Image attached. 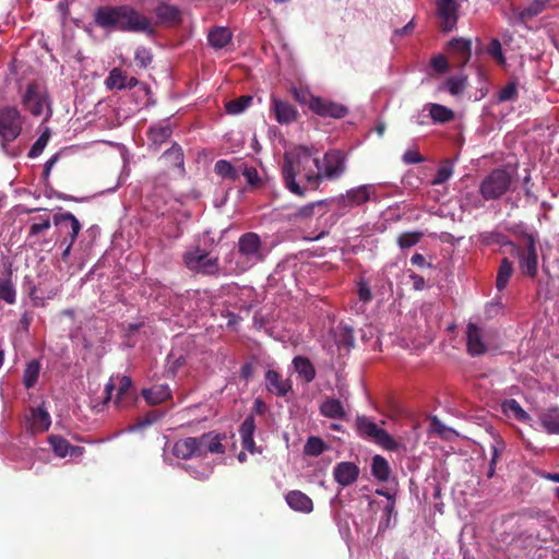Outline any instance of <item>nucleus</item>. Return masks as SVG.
<instances>
[{
  "label": "nucleus",
  "instance_id": "nucleus-61",
  "mask_svg": "<svg viewBox=\"0 0 559 559\" xmlns=\"http://www.w3.org/2000/svg\"><path fill=\"white\" fill-rule=\"evenodd\" d=\"M411 278L413 280V283H414V287L417 289V290H420L424 288L425 286V281L421 276L419 275H411Z\"/></svg>",
  "mask_w": 559,
  "mask_h": 559
},
{
  "label": "nucleus",
  "instance_id": "nucleus-1",
  "mask_svg": "<svg viewBox=\"0 0 559 559\" xmlns=\"http://www.w3.org/2000/svg\"><path fill=\"white\" fill-rule=\"evenodd\" d=\"M345 171L346 157L337 150L326 152L321 158L314 148L297 146L284 154L282 164L284 185L297 197L317 190L323 180H337Z\"/></svg>",
  "mask_w": 559,
  "mask_h": 559
},
{
  "label": "nucleus",
  "instance_id": "nucleus-48",
  "mask_svg": "<svg viewBox=\"0 0 559 559\" xmlns=\"http://www.w3.org/2000/svg\"><path fill=\"white\" fill-rule=\"evenodd\" d=\"M488 55L496 60L499 64H506V58L502 52V47L497 38H492L487 48Z\"/></svg>",
  "mask_w": 559,
  "mask_h": 559
},
{
  "label": "nucleus",
  "instance_id": "nucleus-53",
  "mask_svg": "<svg viewBox=\"0 0 559 559\" xmlns=\"http://www.w3.org/2000/svg\"><path fill=\"white\" fill-rule=\"evenodd\" d=\"M51 226L50 219L48 216L39 218L38 222H34L31 225L29 234L32 236H37L46 230H48Z\"/></svg>",
  "mask_w": 559,
  "mask_h": 559
},
{
  "label": "nucleus",
  "instance_id": "nucleus-10",
  "mask_svg": "<svg viewBox=\"0 0 559 559\" xmlns=\"http://www.w3.org/2000/svg\"><path fill=\"white\" fill-rule=\"evenodd\" d=\"M377 193V188L373 185H361L347 190L332 200L333 204L342 211H349L353 207L359 206L372 199Z\"/></svg>",
  "mask_w": 559,
  "mask_h": 559
},
{
  "label": "nucleus",
  "instance_id": "nucleus-47",
  "mask_svg": "<svg viewBox=\"0 0 559 559\" xmlns=\"http://www.w3.org/2000/svg\"><path fill=\"white\" fill-rule=\"evenodd\" d=\"M214 169H215V173L223 178H229L233 180H235L237 178L236 169L229 162H227L225 159H221V160L216 162Z\"/></svg>",
  "mask_w": 559,
  "mask_h": 559
},
{
  "label": "nucleus",
  "instance_id": "nucleus-44",
  "mask_svg": "<svg viewBox=\"0 0 559 559\" xmlns=\"http://www.w3.org/2000/svg\"><path fill=\"white\" fill-rule=\"evenodd\" d=\"M251 96H241L226 104V110L230 115H239L243 112L251 104Z\"/></svg>",
  "mask_w": 559,
  "mask_h": 559
},
{
  "label": "nucleus",
  "instance_id": "nucleus-55",
  "mask_svg": "<svg viewBox=\"0 0 559 559\" xmlns=\"http://www.w3.org/2000/svg\"><path fill=\"white\" fill-rule=\"evenodd\" d=\"M357 294H358L359 300L365 304L369 302L372 299V293H371L368 284L366 282H364L362 280L359 281V283H358Z\"/></svg>",
  "mask_w": 559,
  "mask_h": 559
},
{
  "label": "nucleus",
  "instance_id": "nucleus-40",
  "mask_svg": "<svg viewBox=\"0 0 559 559\" xmlns=\"http://www.w3.org/2000/svg\"><path fill=\"white\" fill-rule=\"evenodd\" d=\"M326 450V445L319 437H309L304 447V453L309 456H318Z\"/></svg>",
  "mask_w": 559,
  "mask_h": 559
},
{
  "label": "nucleus",
  "instance_id": "nucleus-49",
  "mask_svg": "<svg viewBox=\"0 0 559 559\" xmlns=\"http://www.w3.org/2000/svg\"><path fill=\"white\" fill-rule=\"evenodd\" d=\"M544 8H545V2L544 1L535 0L530 5L524 8L522 10V12L520 13V15H521L522 19L533 17V16L538 15L539 13H542Z\"/></svg>",
  "mask_w": 559,
  "mask_h": 559
},
{
  "label": "nucleus",
  "instance_id": "nucleus-8",
  "mask_svg": "<svg viewBox=\"0 0 559 559\" xmlns=\"http://www.w3.org/2000/svg\"><path fill=\"white\" fill-rule=\"evenodd\" d=\"M356 428L360 437L372 440L385 450H396L399 444L384 429L366 416L356 418Z\"/></svg>",
  "mask_w": 559,
  "mask_h": 559
},
{
  "label": "nucleus",
  "instance_id": "nucleus-28",
  "mask_svg": "<svg viewBox=\"0 0 559 559\" xmlns=\"http://www.w3.org/2000/svg\"><path fill=\"white\" fill-rule=\"evenodd\" d=\"M539 421L547 433L559 435V408H551L540 413Z\"/></svg>",
  "mask_w": 559,
  "mask_h": 559
},
{
  "label": "nucleus",
  "instance_id": "nucleus-3",
  "mask_svg": "<svg viewBox=\"0 0 559 559\" xmlns=\"http://www.w3.org/2000/svg\"><path fill=\"white\" fill-rule=\"evenodd\" d=\"M267 254L260 237L254 233H247L238 240V249L231 254L228 270L241 273L262 262Z\"/></svg>",
  "mask_w": 559,
  "mask_h": 559
},
{
  "label": "nucleus",
  "instance_id": "nucleus-54",
  "mask_svg": "<svg viewBox=\"0 0 559 559\" xmlns=\"http://www.w3.org/2000/svg\"><path fill=\"white\" fill-rule=\"evenodd\" d=\"M242 175L251 187H257L261 182V178L254 167H246Z\"/></svg>",
  "mask_w": 559,
  "mask_h": 559
},
{
  "label": "nucleus",
  "instance_id": "nucleus-16",
  "mask_svg": "<svg viewBox=\"0 0 559 559\" xmlns=\"http://www.w3.org/2000/svg\"><path fill=\"white\" fill-rule=\"evenodd\" d=\"M308 105L313 112L322 117L342 118L347 114L343 105L320 97L311 96Z\"/></svg>",
  "mask_w": 559,
  "mask_h": 559
},
{
  "label": "nucleus",
  "instance_id": "nucleus-11",
  "mask_svg": "<svg viewBox=\"0 0 559 559\" xmlns=\"http://www.w3.org/2000/svg\"><path fill=\"white\" fill-rule=\"evenodd\" d=\"M186 266L202 274H215L218 271L217 258L210 255L200 248L188 250L183 255Z\"/></svg>",
  "mask_w": 559,
  "mask_h": 559
},
{
  "label": "nucleus",
  "instance_id": "nucleus-38",
  "mask_svg": "<svg viewBox=\"0 0 559 559\" xmlns=\"http://www.w3.org/2000/svg\"><path fill=\"white\" fill-rule=\"evenodd\" d=\"M162 158L169 164L170 166L182 169L183 167V153L179 145L174 144L169 150H167Z\"/></svg>",
  "mask_w": 559,
  "mask_h": 559
},
{
  "label": "nucleus",
  "instance_id": "nucleus-63",
  "mask_svg": "<svg viewBox=\"0 0 559 559\" xmlns=\"http://www.w3.org/2000/svg\"><path fill=\"white\" fill-rule=\"evenodd\" d=\"M411 262L412 264L414 265H418V266H424L425 263H426V260L424 258V255L419 254V253H416L414 254L412 258H411Z\"/></svg>",
  "mask_w": 559,
  "mask_h": 559
},
{
  "label": "nucleus",
  "instance_id": "nucleus-25",
  "mask_svg": "<svg viewBox=\"0 0 559 559\" xmlns=\"http://www.w3.org/2000/svg\"><path fill=\"white\" fill-rule=\"evenodd\" d=\"M286 502L295 511L309 513L313 509L312 500L299 490L289 491L286 495Z\"/></svg>",
  "mask_w": 559,
  "mask_h": 559
},
{
  "label": "nucleus",
  "instance_id": "nucleus-33",
  "mask_svg": "<svg viewBox=\"0 0 559 559\" xmlns=\"http://www.w3.org/2000/svg\"><path fill=\"white\" fill-rule=\"evenodd\" d=\"M209 43L213 48L221 49L225 47L231 39V33L226 27H216L209 33Z\"/></svg>",
  "mask_w": 559,
  "mask_h": 559
},
{
  "label": "nucleus",
  "instance_id": "nucleus-14",
  "mask_svg": "<svg viewBox=\"0 0 559 559\" xmlns=\"http://www.w3.org/2000/svg\"><path fill=\"white\" fill-rule=\"evenodd\" d=\"M459 0H436V16L445 33L455 28L460 11Z\"/></svg>",
  "mask_w": 559,
  "mask_h": 559
},
{
  "label": "nucleus",
  "instance_id": "nucleus-56",
  "mask_svg": "<svg viewBox=\"0 0 559 559\" xmlns=\"http://www.w3.org/2000/svg\"><path fill=\"white\" fill-rule=\"evenodd\" d=\"M321 204H323V201L306 204L297 211L295 216L301 217V218L310 217L313 215V211H314L316 206L321 205Z\"/></svg>",
  "mask_w": 559,
  "mask_h": 559
},
{
  "label": "nucleus",
  "instance_id": "nucleus-21",
  "mask_svg": "<svg viewBox=\"0 0 559 559\" xmlns=\"http://www.w3.org/2000/svg\"><path fill=\"white\" fill-rule=\"evenodd\" d=\"M450 55L456 59L457 64L464 66L472 55V41L465 38H454L448 46Z\"/></svg>",
  "mask_w": 559,
  "mask_h": 559
},
{
  "label": "nucleus",
  "instance_id": "nucleus-29",
  "mask_svg": "<svg viewBox=\"0 0 559 559\" xmlns=\"http://www.w3.org/2000/svg\"><path fill=\"white\" fill-rule=\"evenodd\" d=\"M371 474L379 481H388L391 476L389 462L379 454L374 455L371 462Z\"/></svg>",
  "mask_w": 559,
  "mask_h": 559
},
{
  "label": "nucleus",
  "instance_id": "nucleus-23",
  "mask_svg": "<svg viewBox=\"0 0 559 559\" xmlns=\"http://www.w3.org/2000/svg\"><path fill=\"white\" fill-rule=\"evenodd\" d=\"M147 135L150 147L158 150L171 135L170 124L166 121H160L150 128Z\"/></svg>",
  "mask_w": 559,
  "mask_h": 559
},
{
  "label": "nucleus",
  "instance_id": "nucleus-64",
  "mask_svg": "<svg viewBox=\"0 0 559 559\" xmlns=\"http://www.w3.org/2000/svg\"><path fill=\"white\" fill-rule=\"evenodd\" d=\"M415 27V24L413 21L408 22L403 28L397 29L395 33L399 35H406L411 33Z\"/></svg>",
  "mask_w": 559,
  "mask_h": 559
},
{
  "label": "nucleus",
  "instance_id": "nucleus-27",
  "mask_svg": "<svg viewBox=\"0 0 559 559\" xmlns=\"http://www.w3.org/2000/svg\"><path fill=\"white\" fill-rule=\"evenodd\" d=\"M155 14L158 21L164 24L173 25L181 21V13L179 9L165 2L156 7Z\"/></svg>",
  "mask_w": 559,
  "mask_h": 559
},
{
  "label": "nucleus",
  "instance_id": "nucleus-17",
  "mask_svg": "<svg viewBox=\"0 0 559 559\" xmlns=\"http://www.w3.org/2000/svg\"><path fill=\"white\" fill-rule=\"evenodd\" d=\"M26 421L33 433H41L49 429L51 425V417L47 407L41 404L28 409Z\"/></svg>",
  "mask_w": 559,
  "mask_h": 559
},
{
  "label": "nucleus",
  "instance_id": "nucleus-51",
  "mask_svg": "<svg viewBox=\"0 0 559 559\" xmlns=\"http://www.w3.org/2000/svg\"><path fill=\"white\" fill-rule=\"evenodd\" d=\"M421 237L420 233H404L399 237V245L402 249L415 246Z\"/></svg>",
  "mask_w": 559,
  "mask_h": 559
},
{
  "label": "nucleus",
  "instance_id": "nucleus-24",
  "mask_svg": "<svg viewBox=\"0 0 559 559\" xmlns=\"http://www.w3.org/2000/svg\"><path fill=\"white\" fill-rule=\"evenodd\" d=\"M255 429L254 418L252 416H248L239 428V435L241 438V443L245 450L250 453L258 452L255 448V443L253 440V433Z\"/></svg>",
  "mask_w": 559,
  "mask_h": 559
},
{
  "label": "nucleus",
  "instance_id": "nucleus-62",
  "mask_svg": "<svg viewBox=\"0 0 559 559\" xmlns=\"http://www.w3.org/2000/svg\"><path fill=\"white\" fill-rule=\"evenodd\" d=\"M61 242H62L63 245H66V248H64V250H63V252H62V259H67V258H68V255L70 254V251H71V248H72V246H73L74 241L68 240V238H67V237H64V238L61 240Z\"/></svg>",
  "mask_w": 559,
  "mask_h": 559
},
{
  "label": "nucleus",
  "instance_id": "nucleus-22",
  "mask_svg": "<svg viewBox=\"0 0 559 559\" xmlns=\"http://www.w3.org/2000/svg\"><path fill=\"white\" fill-rule=\"evenodd\" d=\"M265 386L267 391L276 396H285L292 389L288 380H283L277 371L267 370L265 373Z\"/></svg>",
  "mask_w": 559,
  "mask_h": 559
},
{
  "label": "nucleus",
  "instance_id": "nucleus-46",
  "mask_svg": "<svg viewBox=\"0 0 559 559\" xmlns=\"http://www.w3.org/2000/svg\"><path fill=\"white\" fill-rule=\"evenodd\" d=\"M518 85L515 82H509L497 93V100L499 103L511 102L516 99Z\"/></svg>",
  "mask_w": 559,
  "mask_h": 559
},
{
  "label": "nucleus",
  "instance_id": "nucleus-2",
  "mask_svg": "<svg viewBox=\"0 0 559 559\" xmlns=\"http://www.w3.org/2000/svg\"><path fill=\"white\" fill-rule=\"evenodd\" d=\"M95 21L102 27L124 32H153L150 19L128 5L102 7L96 12Z\"/></svg>",
  "mask_w": 559,
  "mask_h": 559
},
{
  "label": "nucleus",
  "instance_id": "nucleus-5",
  "mask_svg": "<svg viewBox=\"0 0 559 559\" xmlns=\"http://www.w3.org/2000/svg\"><path fill=\"white\" fill-rule=\"evenodd\" d=\"M106 402L112 401L117 409H127L136 401L132 381L127 376L111 377L105 386Z\"/></svg>",
  "mask_w": 559,
  "mask_h": 559
},
{
  "label": "nucleus",
  "instance_id": "nucleus-15",
  "mask_svg": "<svg viewBox=\"0 0 559 559\" xmlns=\"http://www.w3.org/2000/svg\"><path fill=\"white\" fill-rule=\"evenodd\" d=\"M53 224L61 240L67 237L68 240L75 241L82 228L79 219L70 212L55 214Z\"/></svg>",
  "mask_w": 559,
  "mask_h": 559
},
{
  "label": "nucleus",
  "instance_id": "nucleus-4",
  "mask_svg": "<svg viewBox=\"0 0 559 559\" xmlns=\"http://www.w3.org/2000/svg\"><path fill=\"white\" fill-rule=\"evenodd\" d=\"M225 449L221 437L216 433H204L199 438L188 437L179 439L171 445V453L180 460L206 457L207 453H224Z\"/></svg>",
  "mask_w": 559,
  "mask_h": 559
},
{
  "label": "nucleus",
  "instance_id": "nucleus-18",
  "mask_svg": "<svg viewBox=\"0 0 559 559\" xmlns=\"http://www.w3.org/2000/svg\"><path fill=\"white\" fill-rule=\"evenodd\" d=\"M49 444L58 457H79L84 453V448L71 445L68 440L60 436H50L48 438Z\"/></svg>",
  "mask_w": 559,
  "mask_h": 559
},
{
  "label": "nucleus",
  "instance_id": "nucleus-31",
  "mask_svg": "<svg viewBox=\"0 0 559 559\" xmlns=\"http://www.w3.org/2000/svg\"><path fill=\"white\" fill-rule=\"evenodd\" d=\"M320 413L329 418L340 419L345 415L344 406L340 400L326 399L320 405Z\"/></svg>",
  "mask_w": 559,
  "mask_h": 559
},
{
  "label": "nucleus",
  "instance_id": "nucleus-43",
  "mask_svg": "<svg viewBox=\"0 0 559 559\" xmlns=\"http://www.w3.org/2000/svg\"><path fill=\"white\" fill-rule=\"evenodd\" d=\"M453 163L449 159L444 160L439 167L435 178L431 180V185H442L448 181L453 175Z\"/></svg>",
  "mask_w": 559,
  "mask_h": 559
},
{
  "label": "nucleus",
  "instance_id": "nucleus-20",
  "mask_svg": "<svg viewBox=\"0 0 559 559\" xmlns=\"http://www.w3.org/2000/svg\"><path fill=\"white\" fill-rule=\"evenodd\" d=\"M139 82L135 78L128 76L126 72L119 68H114L105 80V84L108 90L133 88Z\"/></svg>",
  "mask_w": 559,
  "mask_h": 559
},
{
  "label": "nucleus",
  "instance_id": "nucleus-52",
  "mask_svg": "<svg viewBox=\"0 0 559 559\" xmlns=\"http://www.w3.org/2000/svg\"><path fill=\"white\" fill-rule=\"evenodd\" d=\"M134 59L141 68H146L152 61L151 51L145 47H139L135 50Z\"/></svg>",
  "mask_w": 559,
  "mask_h": 559
},
{
  "label": "nucleus",
  "instance_id": "nucleus-35",
  "mask_svg": "<svg viewBox=\"0 0 559 559\" xmlns=\"http://www.w3.org/2000/svg\"><path fill=\"white\" fill-rule=\"evenodd\" d=\"M294 368L296 372L306 382H310L313 380L316 372L311 362L304 357H296L293 360Z\"/></svg>",
  "mask_w": 559,
  "mask_h": 559
},
{
  "label": "nucleus",
  "instance_id": "nucleus-37",
  "mask_svg": "<svg viewBox=\"0 0 559 559\" xmlns=\"http://www.w3.org/2000/svg\"><path fill=\"white\" fill-rule=\"evenodd\" d=\"M512 273H513V265L507 258H504L500 264V267H499V271L497 274L496 286H497L498 290H502L507 287Z\"/></svg>",
  "mask_w": 559,
  "mask_h": 559
},
{
  "label": "nucleus",
  "instance_id": "nucleus-60",
  "mask_svg": "<svg viewBox=\"0 0 559 559\" xmlns=\"http://www.w3.org/2000/svg\"><path fill=\"white\" fill-rule=\"evenodd\" d=\"M395 504L394 501L389 502L384 508V513L386 515V525H389V522L391 520L392 515H395Z\"/></svg>",
  "mask_w": 559,
  "mask_h": 559
},
{
  "label": "nucleus",
  "instance_id": "nucleus-50",
  "mask_svg": "<svg viewBox=\"0 0 559 559\" xmlns=\"http://www.w3.org/2000/svg\"><path fill=\"white\" fill-rule=\"evenodd\" d=\"M213 472V465L207 463L203 465L201 468H195L191 465L188 466V473L194 477L195 479H206Z\"/></svg>",
  "mask_w": 559,
  "mask_h": 559
},
{
  "label": "nucleus",
  "instance_id": "nucleus-30",
  "mask_svg": "<svg viewBox=\"0 0 559 559\" xmlns=\"http://www.w3.org/2000/svg\"><path fill=\"white\" fill-rule=\"evenodd\" d=\"M143 396L148 404L156 405L170 397V389L166 384L154 385L143 390Z\"/></svg>",
  "mask_w": 559,
  "mask_h": 559
},
{
  "label": "nucleus",
  "instance_id": "nucleus-58",
  "mask_svg": "<svg viewBox=\"0 0 559 559\" xmlns=\"http://www.w3.org/2000/svg\"><path fill=\"white\" fill-rule=\"evenodd\" d=\"M432 68L438 72H444L448 69V60L443 56H437L431 60Z\"/></svg>",
  "mask_w": 559,
  "mask_h": 559
},
{
  "label": "nucleus",
  "instance_id": "nucleus-9",
  "mask_svg": "<svg viewBox=\"0 0 559 559\" xmlns=\"http://www.w3.org/2000/svg\"><path fill=\"white\" fill-rule=\"evenodd\" d=\"M22 104L33 116H44L45 120L51 115L50 102L46 90L37 84H29L23 96Z\"/></svg>",
  "mask_w": 559,
  "mask_h": 559
},
{
  "label": "nucleus",
  "instance_id": "nucleus-26",
  "mask_svg": "<svg viewBox=\"0 0 559 559\" xmlns=\"http://www.w3.org/2000/svg\"><path fill=\"white\" fill-rule=\"evenodd\" d=\"M272 109L280 123H290L296 119L297 112L295 108L288 103L282 102L275 97L272 98Z\"/></svg>",
  "mask_w": 559,
  "mask_h": 559
},
{
  "label": "nucleus",
  "instance_id": "nucleus-6",
  "mask_svg": "<svg viewBox=\"0 0 559 559\" xmlns=\"http://www.w3.org/2000/svg\"><path fill=\"white\" fill-rule=\"evenodd\" d=\"M513 183V176L503 168L493 169L479 185V193L486 201L497 200L506 194Z\"/></svg>",
  "mask_w": 559,
  "mask_h": 559
},
{
  "label": "nucleus",
  "instance_id": "nucleus-12",
  "mask_svg": "<svg viewBox=\"0 0 559 559\" xmlns=\"http://www.w3.org/2000/svg\"><path fill=\"white\" fill-rule=\"evenodd\" d=\"M493 335L495 332L492 330H486L469 322L466 329L468 353L473 356L486 353Z\"/></svg>",
  "mask_w": 559,
  "mask_h": 559
},
{
  "label": "nucleus",
  "instance_id": "nucleus-36",
  "mask_svg": "<svg viewBox=\"0 0 559 559\" xmlns=\"http://www.w3.org/2000/svg\"><path fill=\"white\" fill-rule=\"evenodd\" d=\"M40 368L41 366L37 360H32L26 365L23 373V384L26 389H31L37 383Z\"/></svg>",
  "mask_w": 559,
  "mask_h": 559
},
{
  "label": "nucleus",
  "instance_id": "nucleus-42",
  "mask_svg": "<svg viewBox=\"0 0 559 559\" xmlns=\"http://www.w3.org/2000/svg\"><path fill=\"white\" fill-rule=\"evenodd\" d=\"M0 299L9 305L16 300V290L10 278H0Z\"/></svg>",
  "mask_w": 559,
  "mask_h": 559
},
{
  "label": "nucleus",
  "instance_id": "nucleus-7",
  "mask_svg": "<svg viewBox=\"0 0 559 559\" xmlns=\"http://www.w3.org/2000/svg\"><path fill=\"white\" fill-rule=\"evenodd\" d=\"M503 245H508L511 247L512 252L516 253L519 257V266L522 274L534 277L537 273L538 267V258L536 251V239L533 235H525L523 238L524 249L520 250L512 242H504L502 240H497Z\"/></svg>",
  "mask_w": 559,
  "mask_h": 559
},
{
  "label": "nucleus",
  "instance_id": "nucleus-13",
  "mask_svg": "<svg viewBox=\"0 0 559 559\" xmlns=\"http://www.w3.org/2000/svg\"><path fill=\"white\" fill-rule=\"evenodd\" d=\"M22 130V117L15 107L0 109V138L2 141L12 142Z\"/></svg>",
  "mask_w": 559,
  "mask_h": 559
},
{
  "label": "nucleus",
  "instance_id": "nucleus-32",
  "mask_svg": "<svg viewBox=\"0 0 559 559\" xmlns=\"http://www.w3.org/2000/svg\"><path fill=\"white\" fill-rule=\"evenodd\" d=\"M502 411L508 417H512L522 423H527L531 417L530 415L521 407L518 401L510 399L506 400L502 405Z\"/></svg>",
  "mask_w": 559,
  "mask_h": 559
},
{
  "label": "nucleus",
  "instance_id": "nucleus-41",
  "mask_svg": "<svg viewBox=\"0 0 559 559\" xmlns=\"http://www.w3.org/2000/svg\"><path fill=\"white\" fill-rule=\"evenodd\" d=\"M49 139H50V130L48 127H45L44 130L41 131V134L39 135V138L32 145V147L28 152V157H31V158L38 157L43 153L45 147L47 146Z\"/></svg>",
  "mask_w": 559,
  "mask_h": 559
},
{
  "label": "nucleus",
  "instance_id": "nucleus-19",
  "mask_svg": "<svg viewBox=\"0 0 559 559\" xmlns=\"http://www.w3.org/2000/svg\"><path fill=\"white\" fill-rule=\"evenodd\" d=\"M333 476L337 484L346 487L357 480L359 476V467L352 462H341L335 465Z\"/></svg>",
  "mask_w": 559,
  "mask_h": 559
},
{
  "label": "nucleus",
  "instance_id": "nucleus-34",
  "mask_svg": "<svg viewBox=\"0 0 559 559\" xmlns=\"http://www.w3.org/2000/svg\"><path fill=\"white\" fill-rule=\"evenodd\" d=\"M425 109L429 111V115L435 122H448L454 117L453 111L443 105L430 103L425 106Z\"/></svg>",
  "mask_w": 559,
  "mask_h": 559
},
{
  "label": "nucleus",
  "instance_id": "nucleus-45",
  "mask_svg": "<svg viewBox=\"0 0 559 559\" xmlns=\"http://www.w3.org/2000/svg\"><path fill=\"white\" fill-rule=\"evenodd\" d=\"M466 86V76L455 75L451 76L445 82V87L452 95L461 94Z\"/></svg>",
  "mask_w": 559,
  "mask_h": 559
},
{
  "label": "nucleus",
  "instance_id": "nucleus-57",
  "mask_svg": "<svg viewBox=\"0 0 559 559\" xmlns=\"http://www.w3.org/2000/svg\"><path fill=\"white\" fill-rule=\"evenodd\" d=\"M403 160L406 164H417L423 160L420 154L417 151L408 150L403 155Z\"/></svg>",
  "mask_w": 559,
  "mask_h": 559
},
{
  "label": "nucleus",
  "instance_id": "nucleus-39",
  "mask_svg": "<svg viewBox=\"0 0 559 559\" xmlns=\"http://www.w3.org/2000/svg\"><path fill=\"white\" fill-rule=\"evenodd\" d=\"M335 344L338 348H350L354 345L352 330L347 326H337L335 330Z\"/></svg>",
  "mask_w": 559,
  "mask_h": 559
},
{
  "label": "nucleus",
  "instance_id": "nucleus-59",
  "mask_svg": "<svg viewBox=\"0 0 559 559\" xmlns=\"http://www.w3.org/2000/svg\"><path fill=\"white\" fill-rule=\"evenodd\" d=\"M59 159V153H56L55 155H52L46 163H45V166H44V178L45 179H48L49 176H50V173H51V169L53 168V166L56 165V163L58 162Z\"/></svg>",
  "mask_w": 559,
  "mask_h": 559
}]
</instances>
